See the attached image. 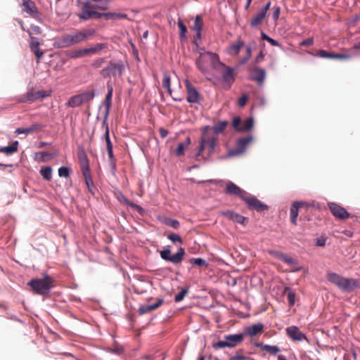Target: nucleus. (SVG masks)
I'll use <instances>...</instances> for the list:
<instances>
[{"label": "nucleus", "mask_w": 360, "mask_h": 360, "mask_svg": "<svg viewBox=\"0 0 360 360\" xmlns=\"http://www.w3.org/2000/svg\"><path fill=\"white\" fill-rule=\"evenodd\" d=\"M79 162L82 172L90 171L88 157L84 150H81L77 153Z\"/></svg>", "instance_id": "nucleus-24"}, {"label": "nucleus", "mask_w": 360, "mask_h": 360, "mask_svg": "<svg viewBox=\"0 0 360 360\" xmlns=\"http://www.w3.org/2000/svg\"><path fill=\"white\" fill-rule=\"evenodd\" d=\"M266 16V13H265L264 11L261 10L259 13L251 20L250 25L252 27L257 26L258 25L262 23V22L264 20Z\"/></svg>", "instance_id": "nucleus-33"}, {"label": "nucleus", "mask_w": 360, "mask_h": 360, "mask_svg": "<svg viewBox=\"0 0 360 360\" xmlns=\"http://www.w3.org/2000/svg\"><path fill=\"white\" fill-rule=\"evenodd\" d=\"M41 28L37 26V25H32L31 27H30V31H29V34L30 36V37H32L31 34H41Z\"/></svg>", "instance_id": "nucleus-58"}, {"label": "nucleus", "mask_w": 360, "mask_h": 360, "mask_svg": "<svg viewBox=\"0 0 360 360\" xmlns=\"http://www.w3.org/2000/svg\"><path fill=\"white\" fill-rule=\"evenodd\" d=\"M266 77V71L259 67H255L252 72V80L256 82L259 85L263 84Z\"/></svg>", "instance_id": "nucleus-18"}, {"label": "nucleus", "mask_w": 360, "mask_h": 360, "mask_svg": "<svg viewBox=\"0 0 360 360\" xmlns=\"http://www.w3.org/2000/svg\"><path fill=\"white\" fill-rule=\"evenodd\" d=\"M278 258L284 262L285 263L288 264H290V265H294V264H297V260L295 259L294 258H292V257H290L288 256V255L286 254H284V253H281Z\"/></svg>", "instance_id": "nucleus-46"}, {"label": "nucleus", "mask_w": 360, "mask_h": 360, "mask_svg": "<svg viewBox=\"0 0 360 360\" xmlns=\"http://www.w3.org/2000/svg\"><path fill=\"white\" fill-rule=\"evenodd\" d=\"M228 125V122L226 121H221L217 122L214 127H213V131L214 134H218L219 133L223 132L226 127Z\"/></svg>", "instance_id": "nucleus-44"}, {"label": "nucleus", "mask_w": 360, "mask_h": 360, "mask_svg": "<svg viewBox=\"0 0 360 360\" xmlns=\"http://www.w3.org/2000/svg\"><path fill=\"white\" fill-rule=\"evenodd\" d=\"M110 351L116 354H122L124 352V348L121 345H115L111 349Z\"/></svg>", "instance_id": "nucleus-55"}, {"label": "nucleus", "mask_w": 360, "mask_h": 360, "mask_svg": "<svg viewBox=\"0 0 360 360\" xmlns=\"http://www.w3.org/2000/svg\"><path fill=\"white\" fill-rule=\"evenodd\" d=\"M103 139L106 143V149L108 155V163L110 167L112 173L113 174H115L116 172V158L114 156L113 154V146L112 143L110 139V131L109 130H105V134L103 135Z\"/></svg>", "instance_id": "nucleus-9"}, {"label": "nucleus", "mask_w": 360, "mask_h": 360, "mask_svg": "<svg viewBox=\"0 0 360 360\" xmlns=\"http://www.w3.org/2000/svg\"><path fill=\"white\" fill-rule=\"evenodd\" d=\"M195 63L198 70L203 73L208 71L210 66L217 70L219 69V66H224L217 53L209 51L200 53Z\"/></svg>", "instance_id": "nucleus-3"}, {"label": "nucleus", "mask_w": 360, "mask_h": 360, "mask_svg": "<svg viewBox=\"0 0 360 360\" xmlns=\"http://www.w3.org/2000/svg\"><path fill=\"white\" fill-rule=\"evenodd\" d=\"M20 102L26 103V102H33L37 101L36 93L33 91H30L27 92L25 94L22 95L20 98Z\"/></svg>", "instance_id": "nucleus-34"}, {"label": "nucleus", "mask_w": 360, "mask_h": 360, "mask_svg": "<svg viewBox=\"0 0 360 360\" xmlns=\"http://www.w3.org/2000/svg\"><path fill=\"white\" fill-rule=\"evenodd\" d=\"M328 206L334 217L340 219H346L349 217V213L342 206L335 202H329Z\"/></svg>", "instance_id": "nucleus-14"}, {"label": "nucleus", "mask_w": 360, "mask_h": 360, "mask_svg": "<svg viewBox=\"0 0 360 360\" xmlns=\"http://www.w3.org/2000/svg\"><path fill=\"white\" fill-rule=\"evenodd\" d=\"M95 32L94 29L77 30L72 33L63 35L60 39V43L62 47H69L87 40L94 36Z\"/></svg>", "instance_id": "nucleus-2"}, {"label": "nucleus", "mask_w": 360, "mask_h": 360, "mask_svg": "<svg viewBox=\"0 0 360 360\" xmlns=\"http://www.w3.org/2000/svg\"><path fill=\"white\" fill-rule=\"evenodd\" d=\"M107 89H108V93L105 96V98L103 101V105L105 107L111 108L112 105V93H113V88L112 86L107 84Z\"/></svg>", "instance_id": "nucleus-32"}, {"label": "nucleus", "mask_w": 360, "mask_h": 360, "mask_svg": "<svg viewBox=\"0 0 360 360\" xmlns=\"http://www.w3.org/2000/svg\"><path fill=\"white\" fill-rule=\"evenodd\" d=\"M241 124H242V121L239 117H236L233 118L232 124H233V127L236 130L240 131Z\"/></svg>", "instance_id": "nucleus-54"}, {"label": "nucleus", "mask_w": 360, "mask_h": 360, "mask_svg": "<svg viewBox=\"0 0 360 360\" xmlns=\"http://www.w3.org/2000/svg\"><path fill=\"white\" fill-rule=\"evenodd\" d=\"M178 27L180 30L179 37L181 40L186 39V34L187 32L186 26L182 22L181 20H178Z\"/></svg>", "instance_id": "nucleus-50"}, {"label": "nucleus", "mask_w": 360, "mask_h": 360, "mask_svg": "<svg viewBox=\"0 0 360 360\" xmlns=\"http://www.w3.org/2000/svg\"><path fill=\"white\" fill-rule=\"evenodd\" d=\"M103 17L105 18L106 20L113 19V20H117V19H124L127 18V15L124 13H103Z\"/></svg>", "instance_id": "nucleus-38"}, {"label": "nucleus", "mask_w": 360, "mask_h": 360, "mask_svg": "<svg viewBox=\"0 0 360 360\" xmlns=\"http://www.w3.org/2000/svg\"><path fill=\"white\" fill-rule=\"evenodd\" d=\"M223 214L229 219L243 225H245L248 221V219L247 217L231 211H226L224 212Z\"/></svg>", "instance_id": "nucleus-21"}, {"label": "nucleus", "mask_w": 360, "mask_h": 360, "mask_svg": "<svg viewBox=\"0 0 360 360\" xmlns=\"http://www.w3.org/2000/svg\"><path fill=\"white\" fill-rule=\"evenodd\" d=\"M71 169L67 167H60L58 169V175L60 177L68 178L70 176Z\"/></svg>", "instance_id": "nucleus-51"}, {"label": "nucleus", "mask_w": 360, "mask_h": 360, "mask_svg": "<svg viewBox=\"0 0 360 360\" xmlns=\"http://www.w3.org/2000/svg\"><path fill=\"white\" fill-rule=\"evenodd\" d=\"M203 27V20L201 15H197L192 29L196 32V38L201 39V31Z\"/></svg>", "instance_id": "nucleus-27"}, {"label": "nucleus", "mask_w": 360, "mask_h": 360, "mask_svg": "<svg viewBox=\"0 0 360 360\" xmlns=\"http://www.w3.org/2000/svg\"><path fill=\"white\" fill-rule=\"evenodd\" d=\"M280 13H281V8L279 6H276V7L274 8L272 17L275 21H276L278 19Z\"/></svg>", "instance_id": "nucleus-61"}, {"label": "nucleus", "mask_w": 360, "mask_h": 360, "mask_svg": "<svg viewBox=\"0 0 360 360\" xmlns=\"http://www.w3.org/2000/svg\"><path fill=\"white\" fill-rule=\"evenodd\" d=\"M243 201L245 202L250 209L255 210L257 212H263L269 210L268 205L264 204L256 197L250 195L248 193Z\"/></svg>", "instance_id": "nucleus-10"}, {"label": "nucleus", "mask_w": 360, "mask_h": 360, "mask_svg": "<svg viewBox=\"0 0 360 360\" xmlns=\"http://www.w3.org/2000/svg\"><path fill=\"white\" fill-rule=\"evenodd\" d=\"M314 43L313 38H308L305 40H303L302 42H300V45L301 46H311Z\"/></svg>", "instance_id": "nucleus-62"}, {"label": "nucleus", "mask_w": 360, "mask_h": 360, "mask_svg": "<svg viewBox=\"0 0 360 360\" xmlns=\"http://www.w3.org/2000/svg\"><path fill=\"white\" fill-rule=\"evenodd\" d=\"M285 331L288 336L294 341H302L307 339L306 335L295 326L288 327Z\"/></svg>", "instance_id": "nucleus-16"}, {"label": "nucleus", "mask_w": 360, "mask_h": 360, "mask_svg": "<svg viewBox=\"0 0 360 360\" xmlns=\"http://www.w3.org/2000/svg\"><path fill=\"white\" fill-rule=\"evenodd\" d=\"M94 9L106 10L107 6L105 4H93L89 1H86L83 4L81 13L78 15L82 20H88L93 18Z\"/></svg>", "instance_id": "nucleus-6"}, {"label": "nucleus", "mask_w": 360, "mask_h": 360, "mask_svg": "<svg viewBox=\"0 0 360 360\" xmlns=\"http://www.w3.org/2000/svg\"><path fill=\"white\" fill-rule=\"evenodd\" d=\"M191 144V139L187 137L184 142L179 143L175 150L176 156H181L184 154V150Z\"/></svg>", "instance_id": "nucleus-29"}, {"label": "nucleus", "mask_w": 360, "mask_h": 360, "mask_svg": "<svg viewBox=\"0 0 360 360\" xmlns=\"http://www.w3.org/2000/svg\"><path fill=\"white\" fill-rule=\"evenodd\" d=\"M43 178L47 181L51 179L52 177V169L51 167H43L39 171Z\"/></svg>", "instance_id": "nucleus-43"}, {"label": "nucleus", "mask_w": 360, "mask_h": 360, "mask_svg": "<svg viewBox=\"0 0 360 360\" xmlns=\"http://www.w3.org/2000/svg\"><path fill=\"white\" fill-rule=\"evenodd\" d=\"M162 86L166 89L169 95L172 94L170 76L168 72L164 73Z\"/></svg>", "instance_id": "nucleus-42"}, {"label": "nucleus", "mask_w": 360, "mask_h": 360, "mask_svg": "<svg viewBox=\"0 0 360 360\" xmlns=\"http://www.w3.org/2000/svg\"><path fill=\"white\" fill-rule=\"evenodd\" d=\"M226 193L229 195H233L238 196L243 200L248 195V193L243 190H242L237 185L233 184L231 181H228L226 185Z\"/></svg>", "instance_id": "nucleus-15"}, {"label": "nucleus", "mask_w": 360, "mask_h": 360, "mask_svg": "<svg viewBox=\"0 0 360 360\" xmlns=\"http://www.w3.org/2000/svg\"><path fill=\"white\" fill-rule=\"evenodd\" d=\"M248 100V96L246 94H243L238 101V104L240 107H244Z\"/></svg>", "instance_id": "nucleus-59"}, {"label": "nucleus", "mask_w": 360, "mask_h": 360, "mask_svg": "<svg viewBox=\"0 0 360 360\" xmlns=\"http://www.w3.org/2000/svg\"><path fill=\"white\" fill-rule=\"evenodd\" d=\"M223 68L224 71L222 72V78L223 81L228 84V88H230L231 85L233 83L235 78L233 75V70L230 67H227L224 65V66H219V68Z\"/></svg>", "instance_id": "nucleus-19"}, {"label": "nucleus", "mask_w": 360, "mask_h": 360, "mask_svg": "<svg viewBox=\"0 0 360 360\" xmlns=\"http://www.w3.org/2000/svg\"><path fill=\"white\" fill-rule=\"evenodd\" d=\"M243 46V42L240 40H238L235 44L231 45L229 48V53L231 55L236 56L238 54L241 47Z\"/></svg>", "instance_id": "nucleus-41"}, {"label": "nucleus", "mask_w": 360, "mask_h": 360, "mask_svg": "<svg viewBox=\"0 0 360 360\" xmlns=\"http://www.w3.org/2000/svg\"><path fill=\"white\" fill-rule=\"evenodd\" d=\"M160 257L165 261L170 262L174 264H180L185 255V250L183 248H179L177 252L171 255V250L169 248H165L160 252Z\"/></svg>", "instance_id": "nucleus-8"}, {"label": "nucleus", "mask_w": 360, "mask_h": 360, "mask_svg": "<svg viewBox=\"0 0 360 360\" xmlns=\"http://www.w3.org/2000/svg\"><path fill=\"white\" fill-rule=\"evenodd\" d=\"M187 292H188V290L186 289H183L181 292H179L177 295H175L174 301L176 302H179L181 301L184 299V297L186 296Z\"/></svg>", "instance_id": "nucleus-53"}, {"label": "nucleus", "mask_w": 360, "mask_h": 360, "mask_svg": "<svg viewBox=\"0 0 360 360\" xmlns=\"http://www.w3.org/2000/svg\"><path fill=\"white\" fill-rule=\"evenodd\" d=\"M167 238L174 243L177 242L179 243H182L181 238L176 233H171L168 236Z\"/></svg>", "instance_id": "nucleus-56"}, {"label": "nucleus", "mask_w": 360, "mask_h": 360, "mask_svg": "<svg viewBox=\"0 0 360 360\" xmlns=\"http://www.w3.org/2000/svg\"><path fill=\"white\" fill-rule=\"evenodd\" d=\"M82 174L84 177L85 183L88 188L89 191L92 192V187L94 186V183H93L92 178L91 177V175H90V171H88L86 172H82Z\"/></svg>", "instance_id": "nucleus-48"}, {"label": "nucleus", "mask_w": 360, "mask_h": 360, "mask_svg": "<svg viewBox=\"0 0 360 360\" xmlns=\"http://www.w3.org/2000/svg\"><path fill=\"white\" fill-rule=\"evenodd\" d=\"M285 292L288 295V301L290 307H292L295 303V293L290 288H285Z\"/></svg>", "instance_id": "nucleus-47"}, {"label": "nucleus", "mask_w": 360, "mask_h": 360, "mask_svg": "<svg viewBox=\"0 0 360 360\" xmlns=\"http://www.w3.org/2000/svg\"><path fill=\"white\" fill-rule=\"evenodd\" d=\"M253 138L252 136L241 138L238 140L236 148L229 152V156L233 157L239 155L243 153L248 146V145L252 141Z\"/></svg>", "instance_id": "nucleus-12"}, {"label": "nucleus", "mask_w": 360, "mask_h": 360, "mask_svg": "<svg viewBox=\"0 0 360 360\" xmlns=\"http://www.w3.org/2000/svg\"><path fill=\"white\" fill-rule=\"evenodd\" d=\"M22 6L23 11L32 16H35L38 13L35 4L32 0H24Z\"/></svg>", "instance_id": "nucleus-26"}, {"label": "nucleus", "mask_w": 360, "mask_h": 360, "mask_svg": "<svg viewBox=\"0 0 360 360\" xmlns=\"http://www.w3.org/2000/svg\"><path fill=\"white\" fill-rule=\"evenodd\" d=\"M257 347H259L262 350L265 351L271 354L276 355L280 352V349L276 345H264L262 343H257L256 345Z\"/></svg>", "instance_id": "nucleus-28"}, {"label": "nucleus", "mask_w": 360, "mask_h": 360, "mask_svg": "<svg viewBox=\"0 0 360 360\" xmlns=\"http://www.w3.org/2000/svg\"><path fill=\"white\" fill-rule=\"evenodd\" d=\"M254 124V120L252 117H248L242 122L240 131H245L251 129Z\"/></svg>", "instance_id": "nucleus-39"}, {"label": "nucleus", "mask_w": 360, "mask_h": 360, "mask_svg": "<svg viewBox=\"0 0 360 360\" xmlns=\"http://www.w3.org/2000/svg\"><path fill=\"white\" fill-rule=\"evenodd\" d=\"M39 45H40V44H39V41L36 38L31 37V41H30V47L31 51L34 53V55L37 58V63H39L40 59L44 56V51L40 50Z\"/></svg>", "instance_id": "nucleus-22"}, {"label": "nucleus", "mask_w": 360, "mask_h": 360, "mask_svg": "<svg viewBox=\"0 0 360 360\" xmlns=\"http://www.w3.org/2000/svg\"><path fill=\"white\" fill-rule=\"evenodd\" d=\"M217 141V138L214 136H210L207 133H206L205 130L203 131L201 141L200 145L199 151L198 153V155H200L202 151L206 148H209L210 152H212L214 149L215 142Z\"/></svg>", "instance_id": "nucleus-11"}, {"label": "nucleus", "mask_w": 360, "mask_h": 360, "mask_svg": "<svg viewBox=\"0 0 360 360\" xmlns=\"http://www.w3.org/2000/svg\"><path fill=\"white\" fill-rule=\"evenodd\" d=\"M167 224L174 229H178L179 227V221L176 219H169Z\"/></svg>", "instance_id": "nucleus-60"}, {"label": "nucleus", "mask_w": 360, "mask_h": 360, "mask_svg": "<svg viewBox=\"0 0 360 360\" xmlns=\"http://www.w3.org/2000/svg\"><path fill=\"white\" fill-rule=\"evenodd\" d=\"M163 302L164 300L162 299H158L157 302L154 304L141 305L138 309V312L140 315L149 313L160 307Z\"/></svg>", "instance_id": "nucleus-20"}, {"label": "nucleus", "mask_w": 360, "mask_h": 360, "mask_svg": "<svg viewBox=\"0 0 360 360\" xmlns=\"http://www.w3.org/2000/svg\"><path fill=\"white\" fill-rule=\"evenodd\" d=\"M244 335L243 333L225 335L223 340L214 343L212 347L215 349L224 347L233 348L243 342Z\"/></svg>", "instance_id": "nucleus-5"}, {"label": "nucleus", "mask_w": 360, "mask_h": 360, "mask_svg": "<svg viewBox=\"0 0 360 360\" xmlns=\"http://www.w3.org/2000/svg\"><path fill=\"white\" fill-rule=\"evenodd\" d=\"M79 95L81 98L82 103H84L89 102V101L93 100L95 96V93H94V90H91V91H84L82 94H79Z\"/></svg>", "instance_id": "nucleus-40"}, {"label": "nucleus", "mask_w": 360, "mask_h": 360, "mask_svg": "<svg viewBox=\"0 0 360 360\" xmlns=\"http://www.w3.org/2000/svg\"><path fill=\"white\" fill-rule=\"evenodd\" d=\"M124 70V66L122 62L119 63H113L110 62V63L103 69L101 70V75L104 78L110 77L111 76H122L123 71Z\"/></svg>", "instance_id": "nucleus-7"}, {"label": "nucleus", "mask_w": 360, "mask_h": 360, "mask_svg": "<svg viewBox=\"0 0 360 360\" xmlns=\"http://www.w3.org/2000/svg\"><path fill=\"white\" fill-rule=\"evenodd\" d=\"M53 279L45 275L42 278L32 279L28 285L33 289L34 293L45 295H48L53 286Z\"/></svg>", "instance_id": "nucleus-4"}, {"label": "nucleus", "mask_w": 360, "mask_h": 360, "mask_svg": "<svg viewBox=\"0 0 360 360\" xmlns=\"http://www.w3.org/2000/svg\"><path fill=\"white\" fill-rule=\"evenodd\" d=\"M105 47L103 44H96L94 46L85 49L86 55L96 54Z\"/></svg>", "instance_id": "nucleus-36"}, {"label": "nucleus", "mask_w": 360, "mask_h": 360, "mask_svg": "<svg viewBox=\"0 0 360 360\" xmlns=\"http://www.w3.org/2000/svg\"><path fill=\"white\" fill-rule=\"evenodd\" d=\"M189 262L192 264L198 266H205L207 267L208 264L206 261L202 258H191L189 259Z\"/></svg>", "instance_id": "nucleus-49"}, {"label": "nucleus", "mask_w": 360, "mask_h": 360, "mask_svg": "<svg viewBox=\"0 0 360 360\" xmlns=\"http://www.w3.org/2000/svg\"><path fill=\"white\" fill-rule=\"evenodd\" d=\"M68 56L70 58H79L86 56L85 49H76L74 51H72L69 54Z\"/></svg>", "instance_id": "nucleus-45"}, {"label": "nucleus", "mask_w": 360, "mask_h": 360, "mask_svg": "<svg viewBox=\"0 0 360 360\" xmlns=\"http://www.w3.org/2000/svg\"><path fill=\"white\" fill-rule=\"evenodd\" d=\"M316 56L324 58H332V59H347L349 58V55L346 54H339V53H329L325 50H320L316 54Z\"/></svg>", "instance_id": "nucleus-25"}, {"label": "nucleus", "mask_w": 360, "mask_h": 360, "mask_svg": "<svg viewBox=\"0 0 360 360\" xmlns=\"http://www.w3.org/2000/svg\"><path fill=\"white\" fill-rule=\"evenodd\" d=\"M82 104V102L79 94L70 97L67 103V105L70 108L79 107Z\"/></svg>", "instance_id": "nucleus-35"}, {"label": "nucleus", "mask_w": 360, "mask_h": 360, "mask_svg": "<svg viewBox=\"0 0 360 360\" xmlns=\"http://www.w3.org/2000/svg\"><path fill=\"white\" fill-rule=\"evenodd\" d=\"M300 203H292L290 207V221L294 225L297 224V218L299 214V205Z\"/></svg>", "instance_id": "nucleus-31"}, {"label": "nucleus", "mask_w": 360, "mask_h": 360, "mask_svg": "<svg viewBox=\"0 0 360 360\" xmlns=\"http://www.w3.org/2000/svg\"><path fill=\"white\" fill-rule=\"evenodd\" d=\"M35 156L36 159H38L41 162H47L53 158V155L49 152L43 151L37 153Z\"/></svg>", "instance_id": "nucleus-37"}, {"label": "nucleus", "mask_w": 360, "mask_h": 360, "mask_svg": "<svg viewBox=\"0 0 360 360\" xmlns=\"http://www.w3.org/2000/svg\"><path fill=\"white\" fill-rule=\"evenodd\" d=\"M245 359L243 354V350H238L234 356L231 357V360H245Z\"/></svg>", "instance_id": "nucleus-57"}, {"label": "nucleus", "mask_w": 360, "mask_h": 360, "mask_svg": "<svg viewBox=\"0 0 360 360\" xmlns=\"http://www.w3.org/2000/svg\"><path fill=\"white\" fill-rule=\"evenodd\" d=\"M35 93H36L37 100L42 99L48 96L46 92L45 91H42V90L35 91Z\"/></svg>", "instance_id": "nucleus-63"}, {"label": "nucleus", "mask_w": 360, "mask_h": 360, "mask_svg": "<svg viewBox=\"0 0 360 360\" xmlns=\"http://www.w3.org/2000/svg\"><path fill=\"white\" fill-rule=\"evenodd\" d=\"M184 83L187 93V101L191 103H199L200 96L195 87L191 83L188 79H186Z\"/></svg>", "instance_id": "nucleus-13"}, {"label": "nucleus", "mask_w": 360, "mask_h": 360, "mask_svg": "<svg viewBox=\"0 0 360 360\" xmlns=\"http://www.w3.org/2000/svg\"><path fill=\"white\" fill-rule=\"evenodd\" d=\"M18 141H14L11 146L2 147L0 148V153H4L7 155H10L18 150Z\"/></svg>", "instance_id": "nucleus-30"}, {"label": "nucleus", "mask_w": 360, "mask_h": 360, "mask_svg": "<svg viewBox=\"0 0 360 360\" xmlns=\"http://www.w3.org/2000/svg\"><path fill=\"white\" fill-rule=\"evenodd\" d=\"M263 330L264 325L261 323H257L250 326L246 327L244 330L243 335L252 338L262 334Z\"/></svg>", "instance_id": "nucleus-17"}, {"label": "nucleus", "mask_w": 360, "mask_h": 360, "mask_svg": "<svg viewBox=\"0 0 360 360\" xmlns=\"http://www.w3.org/2000/svg\"><path fill=\"white\" fill-rule=\"evenodd\" d=\"M44 127V125L40 123H34L30 126L29 127L26 128H18L15 133L17 134H31L34 132H37L41 131L42 128Z\"/></svg>", "instance_id": "nucleus-23"}, {"label": "nucleus", "mask_w": 360, "mask_h": 360, "mask_svg": "<svg viewBox=\"0 0 360 360\" xmlns=\"http://www.w3.org/2000/svg\"><path fill=\"white\" fill-rule=\"evenodd\" d=\"M326 278L343 292H351L360 288V279L345 278L333 272L328 273Z\"/></svg>", "instance_id": "nucleus-1"}, {"label": "nucleus", "mask_w": 360, "mask_h": 360, "mask_svg": "<svg viewBox=\"0 0 360 360\" xmlns=\"http://www.w3.org/2000/svg\"><path fill=\"white\" fill-rule=\"evenodd\" d=\"M104 62V59L103 58H98L97 60H96L92 65L96 68H100L101 66V65L103 64V63Z\"/></svg>", "instance_id": "nucleus-64"}, {"label": "nucleus", "mask_w": 360, "mask_h": 360, "mask_svg": "<svg viewBox=\"0 0 360 360\" xmlns=\"http://www.w3.org/2000/svg\"><path fill=\"white\" fill-rule=\"evenodd\" d=\"M105 112H104V116H103V120L102 122L103 127L105 128V130H109V126L108 124V118L110 113V108L105 107Z\"/></svg>", "instance_id": "nucleus-52"}]
</instances>
